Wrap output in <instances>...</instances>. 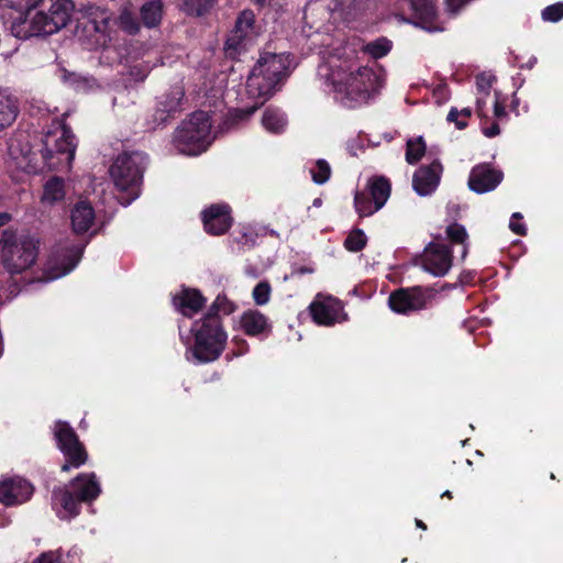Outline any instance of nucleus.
<instances>
[{
	"label": "nucleus",
	"instance_id": "obj_1",
	"mask_svg": "<svg viewBox=\"0 0 563 563\" xmlns=\"http://www.w3.org/2000/svg\"><path fill=\"white\" fill-rule=\"evenodd\" d=\"M70 15L62 0H37L14 19L11 30L16 37L51 35L65 27Z\"/></svg>",
	"mask_w": 563,
	"mask_h": 563
},
{
	"label": "nucleus",
	"instance_id": "obj_2",
	"mask_svg": "<svg viewBox=\"0 0 563 563\" xmlns=\"http://www.w3.org/2000/svg\"><path fill=\"white\" fill-rule=\"evenodd\" d=\"M0 258L11 275L21 274L31 268L38 256L40 240L31 234H18L4 230L0 239Z\"/></svg>",
	"mask_w": 563,
	"mask_h": 563
},
{
	"label": "nucleus",
	"instance_id": "obj_3",
	"mask_svg": "<svg viewBox=\"0 0 563 563\" xmlns=\"http://www.w3.org/2000/svg\"><path fill=\"white\" fill-rule=\"evenodd\" d=\"M145 168L146 156L139 151L121 153L110 166L109 174L115 187L129 194L126 203L139 197Z\"/></svg>",
	"mask_w": 563,
	"mask_h": 563
},
{
	"label": "nucleus",
	"instance_id": "obj_4",
	"mask_svg": "<svg viewBox=\"0 0 563 563\" xmlns=\"http://www.w3.org/2000/svg\"><path fill=\"white\" fill-rule=\"evenodd\" d=\"M210 132L208 114L205 111H196L175 130L174 146L181 154L198 155L211 144Z\"/></svg>",
	"mask_w": 563,
	"mask_h": 563
},
{
	"label": "nucleus",
	"instance_id": "obj_5",
	"mask_svg": "<svg viewBox=\"0 0 563 563\" xmlns=\"http://www.w3.org/2000/svg\"><path fill=\"white\" fill-rule=\"evenodd\" d=\"M286 75V65L280 55L264 53L247 78V90L254 97L269 98Z\"/></svg>",
	"mask_w": 563,
	"mask_h": 563
},
{
	"label": "nucleus",
	"instance_id": "obj_6",
	"mask_svg": "<svg viewBox=\"0 0 563 563\" xmlns=\"http://www.w3.org/2000/svg\"><path fill=\"white\" fill-rule=\"evenodd\" d=\"M194 356L203 363L219 358L227 345V333L221 320L207 319L195 323Z\"/></svg>",
	"mask_w": 563,
	"mask_h": 563
},
{
	"label": "nucleus",
	"instance_id": "obj_7",
	"mask_svg": "<svg viewBox=\"0 0 563 563\" xmlns=\"http://www.w3.org/2000/svg\"><path fill=\"white\" fill-rule=\"evenodd\" d=\"M100 494V487L95 474H80L68 487L54 489L53 497L71 517L79 514V503H89Z\"/></svg>",
	"mask_w": 563,
	"mask_h": 563
},
{
	"label": "nucleus",
	"instance_id": "obj_8",
	"mask_svg": "<svg viewBox=\"0 0 563 563\" xmlns=\"http://www.w3.org/2000/svg\"><path fill=\"white\" fill-rule=\"evenodd\" d=\"M433 297L432 288L421 286L399 288L390 294L388 305L393 311L406 314L424 309Z\"/></svg>",
	"mask_w": 563,
	"mask_h": 563
},
{
	"label": "nucleus",
	"instance_id": "obj_9",
	"mask_svg": "<svg viewBox=\"0 0 563 563\" xmlns=\"http://www.w3.org/2000/svg\"><path fill=\"white\" fill-rule=\"evenodd\" d=\"M54 435L57 440L58 448L66 459H70L74 467H79L86 463L88 454L69 423L57 421L54 428Z\"/></svg>",
	"mask_w": 563,
	"mask_h": 563
},
{
	"label": "nucleus",
	"instance_id": "obj_10",
	"mask_svg": "<svg viewBox=\"0 0 563 563\" xmlns=\"http://www.w3.org/2000/svg\"><path fill=\"white\" fill-rule=\"evenodd\" d=\"M81 254L82 247L79 245L56 246L52 251L46 264L48 278H57L69 273L79 262Z\"/></svg>",
	"mask_w": 563,
	"mask_h": 563
},
{
	"label": "nucleus",
	"instance_id": "obj_11",
	"mask_svg": "<svg viewBox=\"0 0 563 563\" xmlns=\"http://www.w3.org/2000/svg\"><path fill=\"white\" fill-rule=\"evenodd\" d=\"M453 255L448 245L429 243L421 255L422 267L434 276H444L452 266Z\"/></svg>",
	"mask_w": 563,
	"mask_h": 563
},
{
	"label": "nucleus",
	"instance_id": "obj_12",
	"mask_svg": "<svg viewBox=\"0 0 563 563\" xmlns=\"http://www.w3.org/2000/svg\"><path fill=\"white\" fill-rule=\"evenodd\" d=\"M503 178V172L490 164H478L471 170L468 187L476 194H485L494 190L501 183Z\"/></svg>",
	"mask_w": 563,
	"mask_h": 563
},
{
	"label": "nucleus",
	"instance_id": "obj_13",
	"mask_svg": "<svg viewBox=\"0 0 563 563\" xmlns=\"http://www.w3.org/2000/svg\"><path fill=\"white\" fill-rule=\"evenodd\" d=\"M254 23L255 16L252 11L244 10L240 13L235 21L234 29L224 45L225 53L229 57L235 58L236 54L245 47L244 41L252 31Z\"/></svg>",
	"mask_w": 563,
	"mask_h": 563
},
{
	"label": "nucleus",
	"instance_id": "obj_14",
	"mask_svg": "<svg viewBox=\"0 0 563 563\" xmlns=\"http://www.w3.org/2000/svg\"><path fill=\"white\" fill-rule=\"evenodd\" d=\"M75 136L70 129L63 126L62 135L55 140L54 147L48 145L49 134L45 136L43 148L41 150L42 156L47 165H52L51 161L54 155H65V161L70 164L75 156L76 144L74 143Z\"/></svg>",
	"mask_w": 563,
	"mask_h": 563
},
{
	"label": "nucleus",
	"instance_id": "obj_15",
	"mask_svg": "<svg viewBox=\"0 0 563 563\" xmlns=\"http://www.w3.org/2000/svg\"><path fill=\"white\" fill-rule=\"evenodd\" d=\"M205 230L212 235L224 234L232 225L230 208L227 205H212L202 212Z\"/></svg>",
	"mask_w": 563,
	"mask_h": 563
},
{
	"label": "nucleus",
	"instance_id": "obj_16",
	"mask_svg": "<svg viewBox=\"0 0 563 563\" xmlns=\"http://www.w3.org/2000/svg\"><path fill=\"white\" fill-rule=\"evenodd\" d=\"M32 493V485L23 479H7L0 484V501L5 506L26 501Z\"/></svg>",
	"mask_w": 563,
	"mask_h": 563
},
{
	"label": "nucleus",
	"instance_id": "obj_17",
	"mask_svg": "<svg viewBox=\"0 0 563 563\" xmlns=\"http://www.w3.org/2000/svg\"><path fill=\"white\" fill-rule=\"evenodd\" d=\"M441 170L442 166L438 161H434L430 165L419 167L413 175V189L420 196L431 194L439 184Z\"/></svg>",
	"mask_w": 563,
	"mask_h": 563
},
{
	"label": "nucleus",
	"instance_id": "obj_18",
	"mask_svg": "<svg viewBox=\"0 0 563 563\" xmlns=\"http://www.w3.org/2000/svg\"><path fill=\"white\" fill-rule=\"evenodd\" d=\"M185 96L184 89L176 86L170 91L162 95L157 101L155 112L153 114L154 121L157 124L165 123L167 119L179 111L180 101Z\"/></svg>",
	"mask_w": 563,
	"mask_h": 563
},
{
	"label": "nucleus",
	"instance_id": "obj_19",
	"mask_svg": "<svg viewBox=\"0 0 563 563\" xmlns=\"http://www.w3.org/2000/svg\"><path fill=\"white\" fill-rule=\"evenodd\" d=\"M77 13L80 14L79 19L87 20V22L92 25V30L100 33L107 30L111 18V13L107 8L90 2L80 4L77 9Z\"/></svg>",
	"mask_w": 563,
	"mask_h": 563
},
{
	"label": "nucleus",
	"instance_id": "obj_20",
	"mask_svg": "<svg viewBox=\"0 0 563 563\" xmlns=\"http://www.w3.org/2000/svg\"><path fill=\"white\" fill-rule=\"evenodd\" d=\"M175 307L186 317H191L205 306L206 299L197 289L187 288L174 296Z\"/></svg>",
	"mask_w": 563,
	"mask_h": 563
},
{
	"label": "nucleus",
	"instance_id": "obj_21",
	"mask_svg": "<svg viewBox=\"0 0 563 563\" xmlns=\"http://www.w3.org/2000/svg\"><path fill=\"white\" fill-rule=\"evenodd\" d=\"M240 325L244 333L250 336L269 333L272 330L267 318L257 310L244 312L240 319Z\"/></svg>",
	"mask_w": 563,
	"mask_h": 563
},
{
	"label": "nucleus",
	"instance_id": "obj_22",
	"mask_svg": "<svg viewBox=\"0 0 563 563\" xmlns=\"http://www.w3.org/2000/svg\"><path fill=\"white\" fill-rule=\"evenodd\" d=\"M341 310L339 301L320 302L316 301L310 305V312L313 320L319 324L331 325L336 322L338 314Z\"/></svg>",
	"mask_w": 563,
	"mask_h": 563
},
{
	"label": "nucleus",
	"instance_id": "obj_23",
	"mask_svg": "<svg viewBox=\"0 0 563 563\" xmlns=\"http://www.w3.org/2000/svg\"><path fill=\"white\" fill-rule=\"evenodd\" d=\"M95 220V211L90 203L79 201L71 210V225L76 233H85Z\"/></svg>",
	"mask_w": 563,
	"mask_h": 563
},
{
	"label": "nucleus",
	"instance_id": "obj_24",
	"mask_svg": "<svg viewBox=\"0 0 563 563\" xmlns=\"http://www.w3.org/2000/svg\"><path fill=\"white\" fill-rule=\"evenodd\" d=\"M373 76L368 68H360L356 73H351L345 79V89L347 95H366L368 87L366 80Z\"/></svg>",
	"mask_w": 563,
	"mask_h": 563
},
{
	"label": "nucleus",
	"instance_id": "obj_25",
	"mask_svg": "<svg viewBox=\"0 0 563 563\" xmlns=\"http://www.w3.org/2000/svg\"><path fill=\"white\" fill-rule=\"evenodd\" d=\"M369 195L374 202H376V209H380L387 201L390 195V184L385 177H375L368 185Z\"/></svg>",
	"mask_w": 563,
	"mask_h": 563
},
{
	"label": "nucleus",
	"instance_id": "obj_26",
	"mask_svg": "<svg viewBox=\"0 0 563 563\" xmlns=\"http://www.w3.org/2000/svg\"><path fill=\"white\" fill-rule=\"evenodd\" d=\"M18 115L15 99L0 92V131L11 125Z\"/></svg>",
	"mask_w": 563,
	"mask_h": 563
},
{
	"label": "nucleus",
	"instance_id": "obj_27",
	"mask_svg": "<svg viewBox=\"0 0 563 563\" xmlns=\"http://www.w3.org/2000/svg\"><path fill=\"white\" fill-rule=\"evenodd\" d=\"M411 9L416 16L421 20L424 27L431 23L435 16V8L433 0H410Z\"/></svg>",
	"mask_w": 563,
	"mask_h": 563
},
{
	"label": "nucleus",
	"instance_id": "obj_28",
	"mask_svg": "<svg viewBox=\"0 0 563 563\" xmlns=\"http://www.w3.org/2000/svg\"><path fill=\"white\" fill-rule=\"evenodd\" d=\"M64 180L60 177L54 176L44 185V192L42 200L47 202H56L64 198Z\"/></svg>",
	"mask_w": 563,
	"mask_h": 563
},
{
	"label": "nucleus",
	"instance_id": "obj_29",
	"mask_svg": "<svg viewBox=\"0 0 563 563\" xmlns=\"http://www.w3.org/2000/svg\"><path fill=\"white\" fill-rule=\"evenodd\" d=\"M141 16L148 27L156 26L161 22L162 5L159 1H150L142 5Z\"/></svg>",
	"mask_w": 563,
	"mask_h": 563
},
{
	"label": "nucleus",
	"instance_id": "obj_30",
	"mask_svg": "<svg viewBox=\"0 0 563 563\" xmlns=\"http://www.w3.org/2000/svg\"><path fill=\"white\" fill-rule=\"evenodd\" d=\"M336 7L346 15L356 16L368 9L372 0H335Z\"/></svg>",
	"mask_w": 563,
	"mask_h": 563
},
{
	"label": "nucleus",
	"instance_id": "obj_31",
	"mask_svg": "<svg viewBox=\"0 0 563 563\" xmlns=\"http://www.w3.org/2000/svg\"><path fill=\"white\" fill-rule=\"evenodd\" d=\"M426 152V144L421 136L407 142L406 161L409 164L418 163Z\"/></svg>",
	"mask_w": 563,
	"mask_h": 563
},
{
	"label": "nucleus",
	"instance_id": "obj_32",
	"mask_svg": "<svg viewBox=\"0 0 563 563\" xmlns=\"http://www.w3.org/2000/svg\"><path fill=\"white\" fill-rule=\"evenodd\" d=\"M263 125L273 133H279L283 131L286 121L275 110L267 109L262 118Z\"/></svg>",
	"mask_w": 563,
	"mask_h": 563
},
{
	"label": "nucleus",
	"instance_id": "obj_33",
	"mask_svg": "<svg viewBox=\"0 0 563 563\" xmlns=\"http://www.w3.org/2000/svg\"><path fill=\"white\" fill-rule=\"evenodd\" d=\"M354 203L360 217L371 216L378 210L376 209V202L365 192H356Z\"/></svg>",
	"mask_w": 563,
	"mask_h": 563
},
{
	"label": "nucleus",
	"instance_id": "obj_34",
	"mask_svg": "<svg viewBox=\"0 0 563 563\" xmlns=\"http://www.w3.org/2000/svg\"><path fill=\"white\" fill-rule=\"evenodd\" d=\"M345 247L352 252H358L366 245V236L360 229H354L344 242Z\"/></svg>",
	"mask_w": 563,
	"mask_h": 563
},
{
	"label": "nucleus",
	"instance_id": "obj_35",
	"mask_svg": "<svg viewBox=\"0 0 563 563\" xmlns=\"http://www.w3.org/2000/svg\"><path fill=\"white\" fill-rule=\"evenodd\" d=\"M213 5V0H185V7L189 14L197 16L207 13Z\"/></svg>",
	"mask_w": 563,
	"mask_h": 563
},
{
	"label": "nucleus",
	"instance_id": "obj_36",
	"mask_svg": "<svg viewBox=\"0 0 563 563\" xmlns=\"http://www.w3.org/2000/svg\"><path fill=\"white\" fill-rule=\"evenodd\" d=\"M391 48L390 42L387 38H379L371 42L366 46V51L374 57L380 58L385 56Z\"/></svg>",
	"mask_w": 563,
	"mask_h": 563
},
{
	"label": "nucleus",
	"instance_id": "obj_37",
	"mask_svg": "<svg viewBox=\"0 0 563 563\" xmlns=\"http://www.w3.org/2000/svg\"><path fill=\"white\" fill-rule=\"evenodd\" d=\"M316 168L311 170L312 179L316 184H324L331 175V168L327 161L318 159Z\"/></svg>",
	"mask_w": 563,
	"mask_h": 563
},
{
	"label": "nucleus",
	"instance_id": "obj_38",
	"mask_svg": "<svg viewBox=\"0 0 563 563\" xmlns=\"http://www.w3.org/2000/svg\"><path fill=\"white\" fill-rule=\"evenodd\" d=\"M64 77L66 81L75 85L77 88L91 89L97 86V80L93 77H85L75 73H69Z\"/></svg>",
	"mask_w": 563,
	"mask_h": 563
},
{
	"label": "nucleus",
	"instance_id": "obj_39",
	"mask_svg": "<svg viewBox=\"0 0 563 563\" xmlns=\"http://www.w3.org/2000/svg\"><path fill=\"white\" fill-rule=\"evenodd\" d=\"M264 101L261 102V106ZM260 104L246 108V109H234L229 113L227 123L230 125H234L239 121L247 120L257 109Z\"/></svg>",
	"mask_w": 563,
	"mask_h": 563
},
{
	"label": "nucleus",
	"instance_id": "obj_40",
	"mask_svg": "<svg viewBox=\"0 0 563 563\" xmlns=\"http://www.w3.org/2000/svg\"><path fill=\"white\" fill-rule=\"evenodd\" d=\"M271 286L267 282L258 283L253 290V298L256 305H265L269 300Z\"/></svg>",
	"mask_w": 563,
	"mask_h": 563
},
{
	"label": "nucleus",
	"instance_id": "obj_41",
	"mask_svg": "<svg viewBox=\"0 0 563 563\" xmlns=\"http://www.w3.org/2000/svg\"><path fill=\"white\" fill-rule=\"evenodd\" d=\"M563 18V2H558L547 7L542 11V19L549 22H558Z\"/></svg>",
	"mask_w": 563,
	"mask_h": 563
},
{
	"label": "nucleus",
	"instance_id": "obj_42",
	"mask_svg": "<svg viewBox=\"0 0 563 563\" xmlns=\"http://www.w3.org/2000/svg\"><path fill=\"white\" fill-rule=\"evenodd\" d=\"M120 25L130 34H135L140 30L137 20L130 12H123L120 15Z\"/></svg>",
	"mask_w": 563,
	"mask_h": 563
},
{
	"label": "nucleus",
	"instance_id": "obj_43",
	"mask_svg": "<svg viewBox=\"0 0 563 563\" xmlns=\"http://www.w3.org/2000/svg\"><path fill=\"white\" fill-rule=\"evenodd\" d=\"M449 239L454 243H463L467 238L465 228L461 224L454 223L446 228Z\"/></svg>",
	"mask_w": 563,
	"mask_h": 563
},
{
	"label": "nucleus",
	"instance_id": "obj_44",
	"mask_svg": "<svg viewBox=\"0 0 563 563\" xmlns=\"http://www.w3.org/2000/svg\"><path fill=\"white\" fill-rule=\"evenodd\" d=\"M213 303L216 307H219L220 311H222L224 314H230L235 309L234 305L228 300L225 296H218Z\"/></svg>",
	"mask_w": 563,
	"mask_h": 563
},
{
	"label": "nucleus",
	"instance_id": "obj_45",
	"mask_svg": "<svg viewBox=\"0 0 563 563\" xmlns=\"http://www.w3.org/2000/svg\"><path fill=\"white\" fill-rule=\"evenodd\" d=\"M492 77L490 76H486L485 74H479L477 77H476V86H477V89L479 91H483L485 93H488L489 92V89L492 87Z\"/></svg>",
	"mask_w": 563,
	"mask_h": 563
},
{
	"label": "nucleus",
	"instance_id": "obj_46",
	"mask_svg": "<svg viewBox=\"0 0 563 563\" xmlns=\"http://www.w3.org/2000/svg\"><path fill=\"white\" fill-rule=\"evenodd\" d=\"M147 70L142 66H133L129 70V76L136 82L143 81L147 77Z\"/></svg>",
	"mask_w": 563,
	"mask_h": 563
},
{
	"label": "nucleus",
	"instance_id": "obj_47",
	"mask_svg": "<svg viewBox=\"0 0 563 563\" xmlns=\"http://www.w3.org/2000/svg\"><path fill=\"white\" fill-rule=\"evenodd\" d=\"M459 115H460L459 110L456 108H452L448 114V121L454 122L456 128L459 130H462L467 126V122L463 121V120H457Z\"/></svg>",
	"mask_w": 563,
	"mask_h": 563
},
{
	"label": "nucleus",
	"instance_id": "obj_48",
	"mask_svg": "<svg viewBox=\"0 0 563 563\" xmlns=\"http://www.w3.org/2000/svg\"><path fill=\"white\" fill-rule=\"evenodd\" d=\"M33 563H62L56 554L52 551L42 553Z\"/></svg>",
	"mask_w": 563,
	"mask_h": 563
},
{
	"label": "nucleus",
	"instance_id": "obj_49",
	"mask_svg": "<svg viewBox=\"0 0 563 563\" xmlns=\"http://www.w3.org/2000/svg\"><path fill=\"white\" fill-rule=\"evenodd\" d=\"M219 312H220V308L216 307V305L212 303L211 307L209 308V311L205 314V317L201 320H207L209 318L221 320Z\"/></svg>",
	"mask_w": 563,
	"mask_h": 563
},
{
	"label": "nucleus",
	"instance_id": "obj_50",
	"mask_svg": "<svg viewBox=\"0 0 563 563\" xmlns=\"http://www.w3.org/2000/svg\"><path fill=\"white\" fill-rule=\"evenodd\" d=\"M509 228L512 232H515L519 235H526V227L521 223L510 221Z\"/></svg>",
	"mask_w": 563,
	"mask_h": 563
},
{
	"label": "nucleus",
	"instance_id": "obj_51",
	"mask_svg": "<svg viewBox=\"0 0 563 563\" xmlns=\"http://www.w3.org/2000/svg\"><path fill=\"white\" fill-rule=\"evenodd\" d=\"M500 133V128L498 123H493L492 126L484 130V134L487 137H494Z\"/></svg>",
	"mask_w": 563,
	"mask_h": 563
},
{
	"label": "nucleus",
	"instance_id": "obj_52",
	"mask_svg": "<svg viewBox=\"0 0 563 563\" xmlns=\"http://www.w3.org/2000/svg\"><path fill=\"white\" fill-rule=\"evenodd\" d=\"M494 114L497 118H503L507 115L504 104H501L498 100H496L494 104Z\"/></svg>",
	"mask_w": 563,
	"mask_h": 563
},
{
	"label": "nucleus",
	"instance_id": "obj_53",
	"mask_svg": "<svg viewBox=\"0 0 563 563\" xmlns=\"http://www.w3.org/2000/svg\"><path fill=\"white\" fill-rule=\"evenodd\" d=\"M11 220V216L7 212L0 213V227L4 225Z\"/></svg>",
	"mask_w": 563,
	"mask_h": 563
},
{
	"label": "nucleus",
	"instance_id": "obj_54",
	"mask_svg": "<svg viewBox=\"0 0 563 563\" xmlns=\"http://www.w3.org/2000/svg\"><path fill=\"white\" fill-rule=\"evenodd\" d=\"M460 115L464 118H470L472 115V111L470 108H464L463 110L459 111Z\"/></svg>",
	"mask_w": 563,
	"mask_h": 563
},
{
	"label": "nucleus",
	"instance_id": "obj_55",
	"mask_svg": "<svg viewBox=\"0 0 563 563\" xmlns=\"http://www.w3.org/2000/svg\"><path fill=\"white\" fill-rule=\"evenodd\" d=\"M73 466V463L70 462V459H66V463L62 466L63 472L69 471V468Z\"/></svg>",
	"mask_w": 563,
	"mask_h": 563
},
{
	"label": "nucleus",
	"instance_id": "obj_56",
	"mask_svg": "<svg viewBox=\"0 0 563 563\" xmlns=\"http://www.w3.org/2000/svg\"><path fill=\"white\" fill-rule=\"evenodd\" d=\"M416 526H417L418 528L423 529V530H426V529H427V526H426L421 520H419V519H417V520H416Z\"/></svg>",
	"mask_w": 563,
	"mask_h": 563
},
{
	"label": "nucleus",
	"instance_id": "obj_57",
	"mask_svg": "<svg viewBox=\"0 0 563 563\" xmlns=\"http://www.w3.org/2000/svg\"><path fill=\"white\" fill-rule=\"evenodd\" d=\"M484 106H485V102L483 100H477V109H478V111H481Z\"/></svg>",
	"mask_w": 563,
	"mask_h": 563
},
{
	"label": "nucleus",
	"instance_id": "obj_58",
	"mask_svg": "<svg viewBox=\"0 0 563 563\" xmlns=\"http://www.w3.org/2000/svg\"><path fill=\"white\" fill-rule=\"evenodd\" d=\"M299 272H300L301 274H303V273H311V272H312V269H311V268H308V267H301V268L299 269Z\"/></svg>",
	"mask_w": 563,
	"mask_h": 563
},
{
	"label": "nucleus",
	"instance_id": "obj_59",
	"mask_svg": "<svg viewBox=\"0 0 563 563\" xmlns=\"http://www.w3.org/2000/svg\"><path fill=\"white\" fill-rule=\"evenodd\" d=\"M442 497H448V498H452V494L450 490H445L443 494H442Z\"/></svg>",
	"mask_w": 563,
	"mask_h": 563
},
{
	"label": "nucleus",
	"instance_id": "obj_60",
	"mask_svg": "<svg viewBox=\"0 0 563 563\" xmlns=\"http://www.w3.org/2000/svg\"><path fill=\"white\" fill-rule=\"evenodd\" d=\"M521 218H522V216L519 212H516V213L512 214V220L514 219H521Z\"/></svg>",
	"mask_w": 563,
	"mask_h": 563
}]
</instances>
